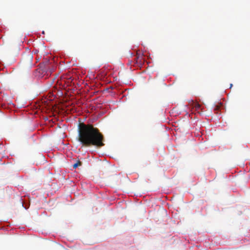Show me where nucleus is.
<instances>
[{
  "label": "nucleus",
  "instance_id": "1",
  "mask_svg": "<svg viewBox=\"0 0 250 250\" xmlns=\"http://www.w3.org/2000/svg\"><path fill=\"white\" fill-rule=\"evenodd\" d=\"M104 139L100 130L93 125L80 123L78 125V141L86 147H101L104 145Z\"/></svg>",
  "mask_w": 250,
  "mask_h": 250
},
{
  "label": "nucleus",
  "instance_id": "4",
  "mask_svg": "<svg viewBox=\"0 0 250 250\" xmlns=\"http://www.w3.org/2000/svg\"><path fill=\"white\" fill-rule=\"evenodd\" d=\"M82 164V162L80 161H78L76 163L73 165V167L74 168H76L78 167L81 166Z\"/></svg>",
  "mask_w": 250,
  "mask_h": 250
},
{
  "label": "nucleus",
  "instance_id": "6",
  "mask_svg": "<svg viewBox=\"0 0 250 250\" xmlns=\"http://www.w3.org/2000/svg\"><path fill=\"white\" fill-rule=\"evenodd\" d=\"M232 86V84H230V88Z\"/></svg>",
  "mask_w": 250,
  "mask_h": 250
},
{
  "label": "nucleus",
  "instance_id": "2",
  "mask_svg": "<svg viewBox=\"0 0 250 250\" xmlns=\"http://www.w3.org/2000/svg\"><path fill=\"white\" fill-rule=\"evenodd\" d=\"M193 108H195V110L197 111L198 112H199L200 110H202L201 105L198 103H193Z\"/></svg>",
  "mask_w": 250,
  "mask_h": 250
},
{
  "label": "nucleus",
  "instance_id": "5",
  "mask_svg": "<svg viewBox=\"0 0 250 250\" xmlns=\"http://www.w3.org/2000/svg\"><path fill=\"white\" fill-rule=\"evenodd\" d=\"M219 108V105H216L214 108V110H218Z\"/></svg>",
  "mask_w": 250,
  "mask_h": 250
},
{
  "label": "nucleus",
  "instance_id": "3",
  "mask_svg": "<svg viewBox=\"0 0 250 250\" xmlns=\"http://www.w3.org/2000/svg\"><path fill=\"white\" fill-rule=\"evenodd\" d=\"M33 56L31 55H29L27 56L26 59L29 62V65L30 66L32 65Z\"/></svg>",
  "mask_w": 250,
  "mask_h": 250
}]
</instances>
